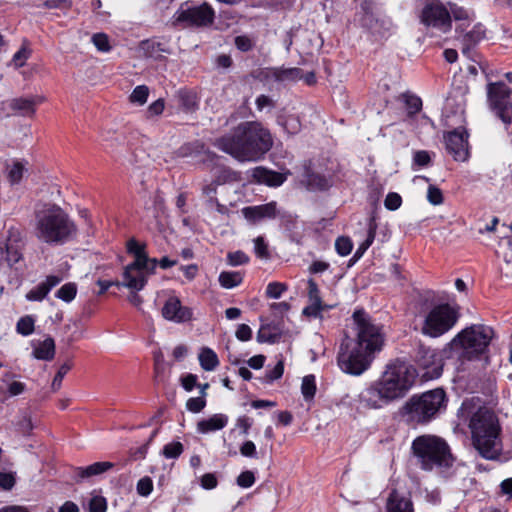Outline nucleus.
Here are the masks:
<instances>
[{
  "instance_id": "nucleus-10",
  "label": "nucleus",
  "mask_w": 512,
  "mask_h": 512,
  "mask_svg": "<svg viewBox=\"0 0 512 512\" xmlns=\"http://www.w3.org/2000/svg\"><path fill=\"white\" fill-rule=\"evenodd\" d=\"M489 108L503 123L509 125L512 121V90L502 81L488 82L486 86Z\"/></svg>"
},
{
  "instance_id": "nucleus-8",
  "label": "nucleus",
  "mask_w": 512,
  "mask_h": 512,
  "mask_svg": "<svg viewBox=\"0 0 512 512\" xmlns=\"http://www.w3.org/2000/svg\"><path fill=\"white\" fill-rule=\"evenodd\" d=\"M494 330L483 324L471 325L465 328L451 341V347L462 361L479 359L486 353Z\"/></svg>"
},
{
  "instance_id": "nucleus-19",
  "label": "nucleus",
  "mask_w": 512,
  "mask_h": 512,
  "mask_svg": "<svg viewBox=\"0 0 512 512\" xmlns=\"http://www.w3.org/2000/svg\"><path fill=\"white\" fill-rule=\"evenodd\" d=\"M308 297L310 304L304 308V315L317 317L322 310L332 307L322 303L318 285L313 279L308 281Z\"/></svg>"
},
{
  "instance_id": "nucleus-24",
  "label": "nucleus",
  "mask_w": 512,
  "mask_h": 512,
  "mask_svg": "<svg viewBox=\"0 0 512 512\" xmlns=\"http://www.w3.org/2000/svg\"><path fill=\"white\" fill-rule=\"evenodd\" d=\"M228 422L227 416L223 414H215L208 419L201 420L197 423V430L200 433H209L217 431L226 426Z\"/></svg>"
},
{
  "instance_id": "nucleus-40",
  "label": "nucleus",
  "mask_w": 512,
  "mask_h": 512,
  "mask_svg": "<svg viewBox=\"0 0 512 512\" xmlns=\"http://www.w3.org/2000/svg\"><path fill=\"white\" fill-rule=\"evenodd\" d=\"M279 335L273 332L270 325H262L257 333L258 342L274 343L277 341Z\"/></svg>"
},
{
  "instance_id": "nucleus-52",
  "label": "nucleus",
  "mask_w": 512,
  "mask_h": 512,
  "mask_svg": "<svg viewBox=\"0 0 512 512\" xmlns=\"http://www.w3.org/2000/svg\"><path fill=\"white\" fill-rule=\"evenodd\" d=\"M427 199L432 205H440L444 200L442 191L434 185L428 187Z\"/></svg>"
},
{
  "instance_id": "nucleus-43",
  "label": "nucleus",
  "mask_w": 512,
  "mask_h": 512,
  "mask_svg": "<svg viewBox=\"0 0 512 512\" xmlns=\"http://www.w3.org/2000/svg\"><path fill=\"white\" fill-rule=\"evenodd\" d=\"M284 372V363L282 360L278 361L273 369L266 372L263 382L272 383L273 381L280 379Z\"/></svg>"
},
{
  "instance_id": "nucleus-38",
  "label": "nucleus",
  "mask_w": 512,
  "mask_h": 512,
  "mask_svg": "<svg viewBox=\"0 0 512 512\" xmlns=\"http://www.w3.org/2000/svg\"><path fill=\"white\" fill-rule=\"evenodd\" d=\"M149 96V88L146 85H139L134 88L129 99L130 102L137 105H144Z\"/></svg>"
},
{
  "instance_id": "nucleus-4",
  "label": "nucleus",
  "mask_w": 512,
  "mask_h": 512,
  "mask_svg": "<svg viewBox=\"0 0 512 512\" xmlns=\"http://www.w3.org/2000/svg\"><path fill=\"white\" fill-rule=\"evenodd\" d=\"M77 226L60 206L45 203L34 210V235L38 241L60 246L77 235Z\"/></svg>"
},
{
  "instance_id": "nucleus-51",
  "label": "nucleus",
  "mask_w": 512,
  "mask_h": 512,
  "mask_svg": "<svg viewBox=\"0 0 512 512\" xmlns=\"http://www.w3.org/2000/svg\"><path fill=\"white\" fill-rule=\"evenodd\" d=\"M254 245H255V253L259 258H262V259L270 258L268 246L265 243L264 238L262 236H259L254 239Z\"/></svg>"
},
{
  "instance_id": "nucleus-41",
  "label": "nucleus",
  "mask_w": 512,
  "mask_h": 512,
  "mask_svg": "<svg viewBox=\"0 0 512 512\" xmlns=\"http://www.w3.org/2000/svg\"><path fill=\"white\" fill-rule=\"evenodd\" d=\"M17 332L24 336L30 335L34 331V319L31 316H25L17 322Z\"/></svg>"
},
{
  "instance_id": "nucleus-44",
  "label": "nucleus",
  "mask_w": 512,
  "mask_h": 512,
  "mask_svg": "<svg viewBox=\"0 0 512 512\" xmlns=\"http://www.w3.org/2000/svg\"><path fill=\"white\" fill-rule=\"evenodd\" d=\"M249 262V257L241 250L229 252L227 254V263L230 266L244 265Z\"/></svg>"
},
{
  "instance_id": "nucleus-5",
  "label": "nucleus",
  "mask_w": 512,
  "mask_h": 512,
  "mask_svg": "<svg viewBox=\"0 0 512 512\" xmlns=\"http://www.w3.org/2000/svg\"><path fill=\"white\" fill-rule=\"evenodd\" d=\"M472 443L479 454L488 460L499 457L502 451L501 428L496 415L487 409H479L470 419Z\"/></svg>"
},
{
  "instance_id": "nucleus-42",
  "label": "nucleus",
  "mask_w": 512,
  "mask_h": 512,
  "mask_svg": "<svg viewBox=\"0 0 512 512\" xmlns=\"http://www.w3.org/2000/svg\"><path fill=\"white\" fill-rule=\"evenodd\" d=\"M92 42L101 52H109L112 48L109 42V38L105 33L94 34L92 36Z\"/></svg>"
},
{
  "instance_id": "nucleus-13",
  "label": "nucleus",
  "mask_w": 512,
  "mask_h": 512,
  "mask_svg": "<svg viewBox=\"0 0 512 512\" xmlns=\"http://www.w3.org/2000/svg\"><path fill=\"white\" fill-rule=\"evenodd\" d=\"M215 13L207 3L182 9L177 12L176 21L186 26L208 27L214 22Z\"/></svg>"
},
{
  "instance_id": "nucleus-63",
  "label": "nucleus",
  "mask_w": 512,
  "mask_h": 512,
  "mask_svg": "<svg viewBox=\"0 0 512 512\" xmlns=\"http://www.w3.org/2000/svg\"><path fill=\"white\" fill-rule=\"evenodd\" d=\"M449 11H450L451 19L452 18H454L455 20H468L469 19L468 11L462 7H458L456 4L450 3Z\"/></svg>"
},
{
  "instance_id": "nucleus-31",
  "label": "nucleus",
  "mask_w": 512,
  "mask_h": 512,
  "mask_svg": "<svg viewBox=\"0 0 512 512\" xmlns=\"http://www.w3.org/2000/svg\"><path fill=\"white\" fill-rule=\"evenodd\" d=\"M139 51L147 58L158 59L164 51L161 44L155 40H144L140 43Z\"/></svg>"
},
{
  "instance_id": "nucleus-15",
  "label": "nucleus",
  "mask_w": 512,
  "mask_h": 512,
  "mask_svg": "<svg viewBox=\"0 0 512 512\" xmlns=\"http://www.w3.org/2000/svg\"><path fill=\"white\" fill-rule=\"evenodd\" d=\"M446 149L456 161H466L469 157L468 133L455 129L445 136Z\"/></svg>"
},
{
  "instance_id": "nucleus-7",
  "label": "nucleus",
  "mask_w": 512,
  "mask_h": 512,
  "mask_svg": "<svg viewBox=\"0 0 512 512\" xmlns=\"http://www.w3.org/2000/svg\"><path fill=\"white\" fill-rule=\"evenodd\" d=\"M411 449L420 467L426 471H431L435 467H450L454 461L447 442L436 435L416 437Z\"/></svg>"
},
{
  "instance_id": "nucleus-33",
  "label": "nucleus",
  "mask_w": 512,
  "mask_h": 512,
  "mask_svg": "<svg viewBox=\"0 0 512 512\" xmlns=\"http://www.w3.org/2000/svg\"><path fill=\"white\" fill-rule=\"evenodd\" d=\"M485 36V30L483 29L482 25H476L474 28L465 34L463 38L464 47L463 52L467 53L471 46L478 43L481 39H483Z\"/></svg>"
},
{
  "instance_id": "nucleus-48",
  "label": "nucleus",
  "mask_w": 512,
  "mask_h": 512,
  "mask_svg": "<svg viewBox=\"0 0 512 512\" xmlns=\"http://www.w3.org/2000/svg\"><path fill=\"white\" fill-rule=\"evenodd\" d=\"M183 452V445L180 442L169 443L163 448V455L166 458H177Z\"/></svg>"
},
{
  "instance_id": "nucleus-60",
  "label": "nucleus",
  "mask_w": 512,
  "mask_h": 512,
  "mask_svg": "<svg viewBox=\"0 0 512 512\" xmlns=\"http://www.w3.org/2000/svg\"><path fill=\"white\" fill-rule=\"evenodd\" d=\"M200 485L203 489L211 490L217 487L218 480L214 473H206L200 478Z\"/></svg>"
},
{
  "instance_id": "nucleus-53",
  "label": "nucleus",
  "mask_w": 512,
  "mask_h": 512,
  "mask_svg": "<svg viewBox=\"0 0 512 512\" xmlns=\"http://www.w3.org/2000/svg\"><path fill=\"white\" fill-rule=\"evenodd\" d=\"M165 108L164 99L159 98L158 100L151 103L146 111L147 118H152L154 116H159L163 113Z\"/></svg>"
},
{
  "instance_id": "nucleus-18",
  "label": "nucleus",
  "mask_w": 512,
  "mask_h": 512,
  "mask_svg": "<svg viewBox=\"0 0 512 512\" xmlns=\"http://www.w3.org/2000/svg\"><path fill=\"white\" fill-rule=\"evenodd\" d=\"M162 316L166 320L180 323L190 320L192 312L189 308L182 306L177 297H170L162 308Z\"/></svg>"
},
{
  "instance_id": "nucleus-17",
  "label": "nucleus",
  "mask_w": 512,
  "mask_h": 512,
  "mask_svg": "<svg viewBox=\"0 0 512 512\" xmlns=\"http://www.w3.org/2000/svg\"><path fill=\"white\" fill-rule=\"evenodd\" d=\"M242 215L251 224H256L265 219H273L277 215V204L272 201L270 203L247 206L242 210Z\"/></svg>"
},
{
  "instance_id": "nucleus-2",
  "label": "nucleus",
  "mask_w": 512,
  "mask_h": 512,
  "mask_svg": "<svg viewBox=\"0 0 512 512\" xmlns=\"http://www.w3.org/2000/svg\"><path fill=\"white\" fill-rule=\"evenodd\" d=\"M415 378L416 370L411 365L396 360L387 366L378 382L361 393L360 401L368 408H381L404 397Z\"/></svg>"
},
{
  "instance_id": "nucleus-9",
  "label": "nucleus",
  "mask_w": 512,
  "mask_h": 512,
  "mask_svg": "<svg viewBox=\"0 0 512 512\" xmlns=\"http://www.w3.org/2000/svg\"><path fill=\"white\" fill-rule=\"evenodd\" d=\"M458 319L457 311L449 304L433 307L425 316L421 332L429 337H439L448 332Z\"/></svg>"
},
{
  "instance_id": "nucleus-30",
  "label": "nucleus",
  "mask_w": 512,
  "mask_h": 512,
  "mask_svg": "<svg viewBox=\"0 0 512 512\" xmlns=\"http://www.w3.org/2000/svg\"><path fill=\"white\" fill-rule=\"evenodd\" d=\"M376 230H377L376 217L373 214L369 218L367 238L365 239L364 242H362L360 244L354 257L360 258L363 255V253L370 247V245L373 243V241L375 239Z\"/></svg>"
},
{
  "instance_id": "nucleus-14",
  "label": "nucleus",
  "mask_w": 512,
  "mask_h": 512,
  "mask_svg": "<svg viewBox=\"0 0 512 512\" xmlns=\"http://www.w3.org/2000/svg\"><path fill=\"white\" fill-rule=\"evenodd\" d=\"M415 362L426 370L429 377H438L442 372V358L430 347L419 345L414 356Z\"/></svg>"
},
{
  "instance_id": "nucleus-49",
  "label": "nucleus",
  "mask_w": 512,
  "mask_h": 512,
  "mask_svg": "<svg viewBox=\"0 0 512 512\" xmlns=\"http://www.w3.org/2000/svg\"><path fill=\"white\" fill-rule=\"evenodd\" d=\"M352 242L348 237H339L335 242V248L341 256H347L352 250Z\"/></svg>"
},
{
  "instance_id": "nucleus-39",
  "label": "nucleus",
  "mask_w": 512,
  "mask_h": 512,
  "mask_svg": "<svg viewBox=\"0 0 512 512\" xmlns=\"http://www.w3.org/2000/svg\"><path fill=\"white\" fill-rule=\"evenodd\" d=\"M77 294V286L75 283H66L56 292V297L65 302H71Z\"/></svg>"
},
{
  "instance_id": "nucleus-16",
  "label": "nucleus",
  "mask_w": 512,
  "mask_h": 512,
  "mask_svg": "<svg viewBox=\"0 0 512 512\" xmlns=\"http://www.w3.org/2000/svg\"><path fill=\"white\" fill-rule=\"evenodd\" d=\"M122 277L121 287L137 292L145 287L148 276L140 265L128 264L124 268Z\"/></svg>"
},
{
  "instance_id": "nucleus-59",
  "label": "nucleus",
  "mask_w": 512,
  "mask_h": 512,
  "mask_svg": "<svg viewBox=\"0 0 512 512\" xmlns=\"http://www.w3.org/2000/svg\"><path fill=\"white\" fill-rule=\"evenodd\" d=\"M43 6L48 9L68 10L72 6V0H46Z\"/></svg>"
},
{
  "instance_id": "nucleus-21",
  "label": "nucleus",
  "mask_w": 512,
  "mask_h": 512,
  "mask_svg": "<svg viewBox=\"0 0 512 512\" xmlns=\"http://www.w3.org/2000/svg\"><path fill=\"white\" fill-rule=\"evenodd\" d=\"M62 281L60 276L49 275L44 281L39 283L36 287L31 289L27 294L26 298L29 301H42L48 293Z\"/></svg>"
},
{
  "instance_id": "nucleus-46",
  "label": "nucleus",
  "mask_w": 512,
  "mask_h": 512,
  "mask_svg": "<svg viewBox=\"0 0 512 512\" xmlns=\"http://www.w3.org/2000/svg\"><path fill=\"white\" fill-rule=\"evenodd\" d=\"M287 290V286L280 282H271L268 284L266 289V296L268 298L278 299L284 291Z\"/></svg>"
},
{
  "instance_id": "nucleus-45",
  "label": "nucleus",
  "mask_w": 512,
  "mask_h": 512,
  "mask_svg": "<svg viewBox=\"0 0 512 512\" xmlns=\"http://www.w3.org/2000/svg\"><path fill=\"white\" fill-rule=\"evenodd\" d=\"M137 493L140 496L147 497L153 490V481L150 477L145 476L137 482L136 486Z\"/></svg>"
},
{
  "instance_id": "nucleus-11",
  "label": "nucleus",
  "mask_w": 512,
  "mask_h": 512,
  "mask_svg": "<svg viewBox=\"0 0 512 512\" xmlns=\"http://www.w3.org/2000/svg\"><path fill=\"white\" fill-rule=\"evenodd\" d=\"M420 22L442 33L452 28L449 9L440 0H427L420 13Z\"/></svg>"
},
{
  "instance_id": "nucleus-58",
  "label": "nucleus",
  "mask_w": 512,
  "mask_h": 512,
  "mask_svg": "<svg viewBox=\"0 0 512 512\" xmlns=\"http://www.w3.org/2000/svg\"><path fill=\"white\" fill-rule=\"evenodd\" d=\"M402 198L398 193H389L384 201V205L388 210H396L401 206Z\"/></svg>"
},
{
  "instance_id": "nucleus-57",
  "label": "nucleus",
  "mask_w": 512,
  "mask_h": 512,
  "mask_svg": "<svg viewBox=\"0 0 512 512\" xmlns=\"http://www.w3.org/2000/svg\"><path fill=\"white\" fill-rule=\"evenodd\" d=\"M16 483L15 474L12 472H0V488L2 490H11Z\"/></svg>"
},
{
  "instance_id": "nucleus-12",
  "label": "nucleus",
  "mask_w": 512,
  "mask_h": 512,
  "mask_svg": "<svg viewBox=\"0 0 512 512\" xmlns=\"http://www.w3.org/2000/svg\"><path fill=\"white\" fill-rule=\"evenodd\" d=\"M23 247L24 241L20 230L14 227L9 228L5 240L0 242V269L5 263L13 267L21 261Z\"/></svg>"
},
{
  "instance_id": "nucleus-26",
  "label": "nucleus",
  "mask_w": 512,
  "mask_h": 512,
  "mask_svg": "<svg viewBox=\"0 0 512 512\" xmlns=\"http://www.w3.org/2000/svg\"><path fill=\"white\" fill-rule=\"evenodd\" d=\"M55 355V342L53 338L48 337L40 342L33 350V356L39 360H52Z\"/></svg>"
},
{
  "instance_id": "nucleus-37",
  "label": "nucleus",
  "mask_w": 512,
  "mask_h": 512,
  "mask_svg": "<svg viewBox=\"0 0 512 512\" xmlns=\"http://www.w3.org/2000/svg\"><path fill=\"white\" fill-rule=\"evenodd\" d=\"M301 392L305 400H312L316 392V384L314 375H307L302 380Z\"/></svg>"
},
{
  "instance_id": "nucleus-56",
  "label": "nucleus",
  "mask_w": 512,
  "mask_h": 512,
  "mask_svg": "<svg viewBox=\"0 0 512 512\" xmlns=\"http://www.w3.org/2000/svg\"><path fill=\"white\" fill-rule=\"evenodd\" d=\"M206 406V400L203 397L189 398L186 402V408L193 413H199Z\"/></svg>"
},
{
  "instance_id": "nucleus-28",
  "label": "nucleus",
  "mask_w": 512,
  "mask_h": 512,
  "mask_svg": "<svg viewBox=\"0 0 512 512\" xmlns=\"http://www.w3.org/2000/svg\"><path fill=\"white\" fill-rule=\"evenodd\" d=\"M259 181L269 186H280L285 181V176L282 173L266 170L264 168L257 169Z\"/></svg>"
},
{
  "instance_id": "nucleus-61",
  "label": "nucleus",
  "mask_w": 512,
  "mask_h": 512,
  "mask_svg": "<svg viewBox=\"0 0 512 512\" xmlns=\"http://www.w3.org/2000/svg\"><path fill=\"white\" fill-rule=\"evenodd\" d=\"M255 482V476L251 471H244L237 477V484L242 488H249Z\"/></svg>"
},
{
  "instance_id": "nucleus-34",
  "label": "nucleus",
  "mask_w": 512,
  "mask_h": 512,
  "mask_svg": "<svg viewBox=\"0 0 512 512\" xmlns=\"http://www.w3.org/2000/svg\"><path fill=\"white\" fill-rule=\"evenodd\" d=\"M26 170L27 169L23 162L13 161L11 165L6 166L8 181L12 185L18 184L21 181L23 174Z\"/></svg>"
},
{
  "instance_id": "nucleus-62",
  "label": "nucleus",
  "mask_w": 512,
  "mask_h": 512,
  "mask_svg": "<svg viewBox=\"0 0 512 512\" xmlns=\"http://www.w3.org/2000/svg\"><path fill=\"white\" fill-rule=\"evenodd\" d=\"M28 57H29V51L25 47H22L19 51H17L14 54V56L12 58V63L14 64L15 68H20V67L24 66Z\"/></svg>"
},
{
  "instance_id": "nucleus-29",
  "label": "nucleus",
  "mask_w": 512,
  "mask_h": 512,
  "mask_svg": "<svg viewBox=\"0 0 512 512\" xmlns=\"http://www.w3.org/2000/svg\"><path fill=\"white\" fill-rule=\"evenodd\" d=\"M199 362L201 367L205 371H212L219 364V360L216 353L208 347H204L201 349V352L199 354Z\"/></svg>"
},
{
  "instance_id": "nucleus-25",
  "label": "nucleus",
  "mask_w": 512,
  "mask_h": 512,
  "mask_svg": "<svg viewBox=\"0 0 512 512\" xmlns=\"http://www.w3.org/2000/svg\"><path fill=\"white\" fill-rule=\"evenodd\" d=\"M146 245L139 243L134 238H131L127 242V252L134 256V261L131 264L144 265L148 261V255L145 251Z\"/></svg>"
},
{
  "instance_id": "nucleus-64",
  "label": "nucleus",
  "mask_w": 512,
  "mask_h": 512,
  "mask_svg": "<svg viewBox=\"0 0 512 512\" xmlns=\"http://www.w3.org/2000/svg\"><path fill=\"white\" fill-rule=\"evenodd\" d=\"M413 161L418 166H428L431 162V157L427 151L420 150L414 153Z\"/></svg>"
},
{
  "instance_id": "nucleus-6",
  "label": "nucleus",
  "mask_w": 512,
  "mask_h": 512,
  "mask_svg": "<svg viewBox=\"0 0 512 512\" xmlns=\"http://www.w3.org/2000/svg\"><path fill=\"white\" fill-rule=\"evenodd\" d=\"M447 396L442 388L412 396L403 407V415L412 424H427L446 409Z\"/></svg>"
},
{
  "instance_id": "nucleus-1",
  "label": "nucleus",
  "mask_w": 512,
  "mask_h": 512,
  "mask_svg": "<svg viewBox=\"0 0 512 512\" xmlns=\"http://www.w3.org/2000/svg\"><path fill=\"white\" fill-rule=\"evenodd\" d=\"M352 318L355 338L342 343L338 365L345 373L360 375L369 368L375 353L382 350L385 333L383 326L363 310H356Z\"/></svg>"
},
{
  "instance_id": "nucleus-22",
  "label": "nucleus",
  "mask_w": 512,
  "mask_h": 512,
  "mask_svg": "<svg viewBox=\"0 0 512 512\" xmlns=\"http://www.w3.org/2000/svg\"><path fill=\"white\" fill-rule=\"evenodd\" d=\"M114 464L112 462L104 461V462H95L86 467H76L74 468V480L76 482H81L86 478H90L93 476L101 475L113 468Z\"/></svg>"
},
{
  "instance_id": "nucleus-20",
  "label": "nucleus",
  "mask_w": 512,
  "mask_h": 512,
  "mask_svg": "<svg viewBox=\"0 0 512 512\" xmlns=\"http://www.w3.org/2000/svg\"><path fill=\"white\" fill-rule=\"evenodd\" d=\"M43 101L44 97L42 96L13 98L9 101V108L22 116H32L35 113L36 105Z\"/></svg>"
},
{
  "instance_id": "nucleus-23",
  "label": "nucleus",
  "mask_w": 512,
  "mask_h": 512,
  "mask_svg": "<svg viewBox=\"0 0 512 512\" xmlns=\"http://www.w3.org/2000/svg\"><path fill=\"white\" fill-rule=\"evenodd\" d=\"M387 512H414L413 503L410 499L400 496L396 490H393L387 501Z\"/></svg>"
},
{
  "instance_id": "nucleus-32",
  "label": "nucleus",
  "mask_w": 512,
  "mask_h": 512,
  "mask_svg": "<svg viewBox=\"0 0 512 512\" xmlns=\"http://www.w3.org/2000/svg\"><path fill=\"white\" fill-rule=\"evenodd\" d=\"M180 105L187 112H191L198 107V98L195 92L189 90H180L178 92Z\"/></svg>"
},
{
  "instance_id": "nucleus-50",
  "label": "nucleus",
  "mask_w": 512,
  "mask_h": 512,
  "mask_svg": "<svg viewBox=\"0 0 512 512\" xmlns=\"http://www.w3.org/2000/svg\"><path fill=\"white\" fill-rule=\"evenodd\" d=\"M234 44L237 49L242 52H248L254 47V41L246 35H239L235 37Z\"/></svg>"
},
{
  "instance_id": "nucleus-35",
  "label": "nucleus",
  "mask_w": 512,
  "mask_h": 512,
  "mask_svg": "<svg viewBox=\"0 0 512 512\" xmlns=\"http://www.w3.org/2000/svg\"><path fill=\"white\" fill-rule=\"evenodd\" d=\"M273 77L276 81H296L302 77V71L299 68L275 69Z\"/></svg>"
},
{
  "instance_id": "nucleus-47",
  "label": "nucleus",
  "mask_w": 512,
  "mask_h": 512,
  "mask_svg": "<svg viewBox=\"0 0 512 512\" xmlns=\"http://www.w3.org/2000/svg\"><path fill=\"white\" fill-rule=\"evenodd\" d=\"M405 104L410 115L418 113L422 108V101L415 95H405Z\"/></svg>"
},
{
  "instance_id": "nucleus-36",
  "label": "nucleus",
  "mask_w": 512,
  "mask_h": 512,
  "mask_svg": "<svg viewBox=\"0 0 512 512\" xmlns=\"http://www.w3.org/2000/svg\"><path fill=\"white\" fill-rule=\"evenodd\" d=\"M306 181L308 187L313 190H325L330 187L329 180L325 176L317 173L307 174Z\"/></svg>"
},
{
  "instance_id": "nucleus-3",
  "label": "nucleus",
  "mask_w": 512,
  "mask_h": 512,
  "mask_svg": "<svg viewBox=\"0 0 512 512\" xmlns=\"http://www.w3.org/2000/svg\"><path fill=\"white\" fill-rule=\"evenodd\" d=\"M273 145L270 132L258 122H244L231 135L218 138L214 146L239 161H257Z\"/></svg>"
},
{
  "instance_id": "nucleus-27",
  "label": "nucleus",
  "mask_w": 512,
  "mask_h": 512,
  "mask_svg": "<svg viewBox=\"0 0 512 512\" xmlns=\"http://www.w3.org/2000/svg\"><path fill=\"white\" fill-rule=\"evenodd\" d=\"M243 281V274L240 271H223L219 275V283L223 288L232 289Z\"/></svg>"
},
{
  "instance_id": "nucleus-54",
  "label": "nucleus",
  "mask_w": 512,
  "mask_h": 512,
  "mask_svg": "<svg viewBox=\"0 0 512 512\" xmlns=\"http://www.w3.org/2000/svg\"><path fill=\"white\" fill-rule=\"evenodd\" d=\"M71 367L72 365L69 363H64L63 365L60 366L51 385L54 391L58 390L61 387L62 380L64 376L68 373V371L71 369Z\"/></svg>"
},
{
  "instance_id": "nucleus-55",
  "label": "nucleus",
  "mask_w": 512,
  "mask_h": 512,
  "mask_svg": "<svg viewBox=\"0 0 512 512\" xmlns=\"http://www.w3.org/2000/svg\"><path fill=\"white\" fill-rule=\"evenodd\" d=\"M106 499L102 496H94L89 502V512H106Z\"/></svg>"
}]
</instances>
